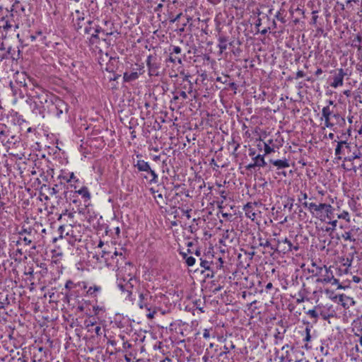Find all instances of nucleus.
<instances>
[{"mask_svg":"<svg viewBox=\"0 0 362 362\" xmlns=\"http://www.w3.org/2000/svg\"><path fill=\"white\" fill-rule=\"evenodd\" d=\"M32 91L33 97L37 100L36 102H34L33 112H35L36 114L38 113L44 117L47 107L52 103L56 95L39 86H37L36 89H33Z\"/></svg>","mask_w":362,"mask_h":362,"instance_id":"obj_1","label":"nucleus"},{"mask_svg":"<svg viewBox=\"0 0 362 362\" xmlns=\"http://www.w3.org/2000/svg\"><path fill=\"white\" fill-rule=\"evenodd\" d=\"M133 165L139 172H144L146 174L144 178L146 180L148 184H156L158 182V176L156 171L153 170L149 163L144 160L137 159L133 162Z\"/></svg>","mask_w":362,"mask_h":362,"instance_id":"obj_2","label":"nucleus"},{"mask_svg":"<svg viewBox=\"0 0 362 362\" xmlns=\"http://www.w3.org/2000/svg\"><path fill=\"white\" fill-rule=\"evenodd\" d=\"M69 105L63 100L56 96L52 103L47 107V112L49 115H54L57 118L64 114L67 115Z\"/></svg>","mask_w":362,"mask_h":362,"instance_id":"obj_3","label":"nucleus"},{"mask_svg":"<svg viewBox=\"0 0 362 362\" xmlns=\"http://www.w3.org/2000/svg\"><path fill=\"white\" fill-rule=\"evenodd\" d=\"M86 25L84 28V33L86 35H90V42L92 44L98 42L100 40L99 33H105V30L96 24H94L93 21L88 20L86 23Z\"/></svg>","mask_w":362,"mask_h":362,"instance_id":"obj_4","label":"nucleus"},{"mask_svg":"<svg viewBox=\"0 0 362 362\" xmlns=\"http://www.w3.org/2000/svg\"><path fill=\"white\" fill-rule=\"evenodd\" d=\"M334 142H337L334 152L336 158L338 160H344V158L348 157L351 153V148H353V146H351V143H348L346 140L338 141L334 140Z\"/></svg>","mask_w":362,"mask_h":362,"instance_id":"obj_5","label":"nucleus"},{"mask_svg":"<svg viewBox=\"0 0 362 362\" xmlns=\"http://www.w3.org/2000/svg\"><path fill=\"white\" fill-rule=\"evenodd\" d=\"M36 233L37 231L32 227L23 226L21 230L18 231V235L23 240L25 245H29L33 242Z\"/></svg>","mask_w":362,"mask_h":362,"instance_id":"obj_6","label":"nucleus"},{"mask_svg":"<svg viewBox=\"0 0 362 362\" xmlns=\"http://www.w3.org/2000/svg\"><path fill=\"white\" fill-rule=\"evenodd\" d=\"M274 243H275L274 252L286 254L293 250V244L286 238L284 239H274Z\"/></svg>","mask_w":362,"mask_h":362,"instance_id":"obj_7","label":"nucleus"},{"mask_svg":"<svg viewBox=\"0 0 362 362\" xmlns=\"http://www.w3.org/2000/svg\"><path fill=\"white\" fill-rule=\"evenodd\" d=\"M146 65L148 69V74L150 76H160V64L158 62L156 57L150 54L147 57Z\"/></svg>","mask_w":362,"mask_h":362,"instance_id":"obj_8","label":"nucleus"},{"mask_svg":"<svg viewBox=\"0 0 362 362\" xmlns=\"http://www.w3.org/2000/svg\"><path fill=\"white\" fill-rule=\"evenodd\" d=\"M333 114H335V112L329 106H325L322 110V119H325V126L336 132V128H334L333 122L331 121Z\"/></svg>","mask_w":362,"mask_h":362,"instance_id":"obj_9","label":"nucleus"},{"mask_svg":"<svg viewBox=\"0 0 362 362\" xmlns=\"http://www.w3.org/2000/svg\"><path fill=\"white\" fill-rule=\"evenodd\" d=\"M7 19L6 20L5 17L2 18L1 23L2 25H0L1 28L4 29V31H8L11 30L12 28H14V31L19 28V23L14 20V13H11L10 16H6Z\"/></svg>","mask_w":362,"mask_h":362,"instance_id":"obj_10","label":"nucleus"},{"mask_svg":"<svg viewBox=\"0 0 362 362\" xmlns=\"http://www.w3.org/2000/svg\"><path fill=\"white\" fill-rule=\"evenodd\" d=\"M319 273L322 274L323 279H317V282L322 283H330L332 279H334V275L330 268H327L325 265L322 267H317Z\"/></svg>","mask_w":362,"mask_h":362,"instance_id":"obj_11","label":"nucleus"},{"mask_svg":"<svg viewBox=\"0 0 362 362\" xmlns=\"http://www.w3.org/2000/svg\"><path fill=\"white\" fill-rule=\"evenodd\" d=\"M346 74L344 72L343 69H337L334 71L332 77V81L330 83V86L333 88H337L341 86L344 83V77Z\"/></svg>","mask_w":362,"mask_h":362,"instance_id":"obj_12","label":"nucleus"},{"mask_svg":"<svg viewBox=\"0 0 362 362\" xmlns=\"http://www.w3.org/2000/svg\"><path fill=\"white\" fill-rule=\"evenodd\" d=\"M30 80L27 78V76L25 73L22 72L21 74L17 73L15 76V83L16 86L19 88H23L24 90L26 91L28 89V81Z\"/></svg>","mask_w":362,"mask_h":362,"instance_id":"obj_13","label":"nucleus"},{"mask_svg":"<svg viewBox=\"0 0 362 362\" xmlns=\"http://www.w3.org/2000/svg\"><path fill=\"white\" fill-rule=\"evenodd\" d=\"M258 203L255 202H247L243 206V211L245 213V216L247 218H250L252 221H254L256 218V212L254 211V206H257Z\"/></svg>","mask_w":362,"mask_h":362,"instance_id":"obj_14","label":"nucleus"},{"mask_svg":"<svg viewBox=\"0 0 362 362\" xmlns=\"http://www.w3.org/2000/svg\"><path fill=\"white\" fill-rule=\"evenodd\" d=\"M341 167L346 171L356 172L357 169L362 167V161L351 160V161H344Z\"/></svg>","mask_w":362,"mask_h":362,"instance_id":"obj_15","label":"nucleus"},{"mask_svg":"<svg viewBox=\"0 0 362 362\" xmlns=\"http://www.w3.org/2000/svg\"><path fill=\"white\" fill-rule=\"evenodd\" d=\"M318 11H312V18L310 22V24L314 26L318 33H323L324 30L322 28V23L318 21Z\"/></svg>","mask_w":362,"mask_h":362,"instance_id":"obj_16","label":"nucleus"},{"mask_svg":"<svg viewBox=\"0 0 362 362\" xmlns=\"http://www.w3.org/2000/svg\"><path fill=\"white\" fill-rule=\"evenodd\" d=\"M43 188L47 189V190L49 191V194L50 195H55V194H58L63 189H65V185L62 181H59V182L58 184H55L52 187L49 186H47L46 185H43L41 187V189H43Z\"/></svg>","mask_w":362,"mask_h":362,"instance_id":"obj_17","label":"nucleus"},{"mask_svg":"<svg viewBox=\"0 0 362 362\" xmlns=\"http://www.w3.org/2000/svg\"><path fill=\"white\" fill-rule=\"evenodd\" d=\"M362 157V154L360 150L356 148V146H353V148L351 150V153L348 157L344 158V161H351V160H358L362 161L361 160Z\"/></svg>","mask_w":362,"mask_h":362,"instance_id":"obj_18","label":"nucleus"},{"mask_svg":"<svg viewBox=\"0 0 362 362\" xmlns=\"http://www.w3.org/2000/svg\"><path fill=\"white\" fill-rule=\"evenodd\" d=\"M63 194L66 202H72L74 204H77L79 202L76 192H74L73 190H69L68 186L66 189H64Z\"/></svg>","mask_w":362,"mask_h":362,"instance_id":"obj_19","label":"nucleus"},{"mask_svg":"<svg viewBox=\"0 0 362 362\" xmlns=\"http://www.w3.org/2000/svg\"><path fill=\"white\" fill-rule=\"evenodd\" d=\"M332 206L329 204L320 203L317 205L316 214L314 215L316 217H322L324 216L325 212H329L331 210Z\"/></svg>","mask_w":362,"mask_h":362,"instance_id":"obj_20","label":"nucleus"},{"mask_svg":"<svg viewBox=\"0 0 362 362\" xmlns=\"http://www.w3.org/2000/svg\"><path fill=\"white\" fill-rule=\"evenodd\" d=\"M75 13L77 15V18L76 23H74V28L76 31H79L83 28L82 22L85 20V13L80 10H76Z\"/></svg>","mask_w":362,"mask_h":362,"instance_id":"obj_21","label":"nucleus"},{"mask_svg":"<svg viewBox=\"0 0 362 362\" xmlns=\"http://www.w3.org/2000/svg\"><path fill=\"white\" fill-rule=\"evenodd\" d=\"M333 124H334V128H337V127H344L346 124V120H345V118L341 115L340 113L339 112H335V114H333Z\"/></svg>","mask_w":362,"mask_h":362,"instance_id":"obj_22","label":"nucleus"},{"mask_svg":"<svg viewBox=\"0 0 362 362\" xmlns=\"http://www.w3.org/2000/svg\"><path fill=\"white\" fill-rule=\"evenodd\" d=\"M123 281L125 282L124 284L128 293L127 297L130 298V296L132 294V289L134 286V283H136V279L134 277H130L128 280L123 279Z\"/></svg>","mask_w":362,"mask_h":362,"instance_id":"obj_23","label":"nucleus"},{"mask_svg":"<svg viewBox=\"0 0 362 362\" xmlns=\"http://www.w3.org/2000/svg\"><path fill=\"white\" fill-rule=\"evenodd\" d=\"M199 260L200 267L204 269L201 270V274H204L205 272H211L212 260L210 261L202 257H200Z\"/></svg>","mask_w":362,"mask_h":362,"instance_id":"obj_24","label":"nucleus"},{"mask_svg":"<svg viewBox=\"0 0 362 362\" xmlns=\"http://www.w3.org/2000/svg\"><path fill=\"white\" fill-rule=\"evenodd\" d=\"M270 163L276 166L278 169H284L289 167V163L288 160H273L271 159Z\"/></svg>","mask_w":362,"mask_h":362,"instance_id":"obj_25","label":"nucleus"},{"mask_svg":"<svg viewBox=\"0 0 362 362\" xmlns=\"http://www.w3.org/2000/svg\"><path fill=\"white\" fill-rule=\"evenodd\" d=\"M252 160L257 167H266L267 163L264 160V155L258 154L252 158Z\"/></svg>","mask_w":362,"mask_h":362,"instance_id":"obj_26","label":"nucleus"},{"mask_svg":"<svg viewBox=\"0 0 362 362\" xmlns=\"http://www.w3.org/2000/svg\"><path fill=\"white\" fill-rule=\"evenodd\" d=\"M218 47L219 48L220 52L222 53L225 51L228 47V37L224 35H219L218 38Z\"/></svg>","mask_w":362,"mask_h":362,"instance_id":"obj_27","label":"nucleus"},{"mask_svg":"<svg viewBox=\"0 0 362 362\" xmlns=\"http://www.w3.org/2000/svg\"><path fill=\"white\" fill-rule=\"evenodd\" d=\"M102 288L100 286L94 285L90 286L86 292L87 295L91 297H97L101 292Z\"/></svg>","mask_w":362,"mask_h":362,"instance_id":"obj_28","label":"nucleus"},{"mask_svg":"<svg viewBox=\"0 0 362 362\" xmlns=\"http://www.w3.org/2000/svg\"><path fill=\"white\" fill-rule=\"evenodd\" d=\"M139 78V74L137 71H133L131 73H124L123 79L124 82H132L136 80Z\"/></svg>","mask_w":362,"mask_h":362,"instance_id":"obj_29","label":"nucleus"},{"mask_svg":"<svg viewBox=\"0 0 362 362\" xmlns=\"http://www.w3.org/2000/svg\"><path fill=\"white\" fill-rule=\"evenodd\" d=\"M223 267V260L221 257H219L217 261H212L211 272H218V270L221 269Z\"/></svg>","mask_w":362,"mask_h":362,"instance_id":"obj_30","label":"nucleus"},{"mask_svg":"<svg viewBox=\"0 0 362 362\" xmlns=\"http://www.w3.org/2000/svg\"><path fill=\"white\" fill-rule=\"evenodd\" d=\"M259 245L260 247H263L264 248L268 247L271 250L274 252L275 243H274V240L272 242L268 240L263 241L262 239L261 238H259Z\"/></svg>","mask_w":362,"mask_h":362,"instance_id":"obj_31","label":"nucleus"},{"mask_svg":"<svg viewBox=\"0 0 362 362\" xmlns=\"http://www.w3.org/2000/svg\"><path fill=\"white\" fill-rule=\"evenodd\" d=\"M74 192H76L77 195H81L86 200H88L90 198V194L87 187H83L78 190H75Z\"/></svg>","mask_w":362,"mask_h":362,"instance_id":"obj_32","label":"nucleus"},{"mask_svg":"<svg viewBox=\"0 0 362 362\" xmlns=\"http://www.w3.org/2000/svg\"><path fill=\"white\" fill-rule=\"evenodd\" d=\"M10 86H11V88L13 91V93L14 95H16L17 94L19 95V96L21 98H24V95H28V93L25 92L24 93L21 89V88L16 86L12 81L10 82Z\"/></svg>","mask_w":362,"mask_h":362,"instance_id":"obj_33","label":"nucleus"},{"mask_svg":"<svg viewBox=\"0 0 362 362\" xmlns=\"http://www.w3.org/2000/svg\"><path fill=\"white\" fill-rule=\"evenodd\" d=\"M362 83H360L358 88L353 93L354 99L360 103H362Z\"/></svg>","mask_w":362,"mask_h":362,"instance_id":"obj_34","label":"nucleus"},{"mask_svg":"<svg viewBox=\"0 0 362 362\" xmlns=\"http://www.w3.org/2000/svg\"><path fill=\"white\" fill-rule=\"evenodd\" d=\"M351 136V127H349L348 129H346L345 131L342 130L341 132V135L337 136V139H344V140H348L349 138H350Z\"/></svg>","mask_w":362,"mask_h":362,"instance_id":"obj_35","label":"nucleus"},{"mask_svg":"<svg viewBox=\"0 0 362 362\" xmlns=\"http://www.w3.org/2000/svg\"><path fill=\"white\" fill-rule=\"evenodd\" d=\"M194 306L197 309L199 310L201 313H204V307L205 305V301L203 299H197L194 302Z\"/></svg>","mask_w":362,"mask_h":362,"instance_id":"obj_36","label":"nucleus"},{"mask_svg":"<svg viewBox=\"0 0 362 362\" xmlns=\"http://www.w3.org/2000/svg\"><path fill=\"white\" fill-rule=\"evenodd\" d=\"M8 136V131H6V126L0 124V140H4V137Z\"/></svg>","mask_w":362,"mask_h":362,"instance_id":"obj_37","label":"nucleus"},{"mask_svg":"<svg viewBox=\"0 0 362 362\" xmlns=\"http://www.w3.org/2000/svg\"><path fill=\"white\" fill-rule=\"evenodd\" d=\"M293 202H294V199L293 198L288 197L287 199L286 202L284 204V207L285 209H288L291 211L292 210V209H293Z\"/></svg>","mask_w":362,"mask_h":362,"instance_id":"obj_38","label":"nucleus"},{"mask_svg":"<svg viewBox=\"0 0 362 362\" xmlns=\"http://www.w3.org/2000/svg\"><path fill=\"white\" fill-rule=\"evenodd\" d=\"M95 324H96V321L94 320H91L90 319H86L84 321V325L86 326V328L88 329V332H90L91 330H90V327H93Z\"/></svg>","mask_w":362,"mask_h":362,"instance_id":"obj_39","label":"nucleus"},{"mask_svg":"<svg viewBox=\"0 0 362 362\" xmlns=\"http://www.w3.org/2000/svg\"><path fill=\"white\" fill-rule=\"evenodd\" d=\"M353 331L354 332V334L360 338L362 335V325L361 323L358 326L355 325L354 327L353 328Z\"/></svg>","mask_w":362,"mask_h":362,"instance_id":"obj_40","label":"nucleus"},{"mask_svg":"<svg viewBox=\"0 0 362 362\" xmlns=\"http://www.w3.org/2000/svg\"><path fill=\"white\" fill-rule=\"evenodd\" d=\"M188 78H189V76H185V77L184 78L183 81L187 82V85L189 86L188 93H190L192 92L193 84L191 83V81H189ZM183 88L184 89L187 88V84H185L183 86Z\"/></svg>","mask_w":362,"mask_h":362,"instance_id":"obj_41","label":"nucleus"},{"mask_svg":"<svg viewBox=\"0 0 362 362\" xmlns=\"http://www.w3.org/2000/svg\"><path fill=\"white\" fill-rule=\"evenodd\" d=\"M342 238L345 240H349L351 242L356 241V239L352 237L351 233L350 231H346L344 234H342Z\"/></svg>","mask_w":362,"mask_h":362,"instance_id":"obj_42","label":"nucleus"},{"mask_svg":"<svg viewBox=\"0 0 362 362\" xmlns=\"http://www.w3.org/2000/svg\"><path fill=\"white\" fill-rule=\"evenodd\" d=\"M264 156L274 152V148L269 146V144L264 143Z\"/></svg>","mask_w":362,"mask_h":362,"instance_id":"obj_43","label":"nucleus"},{"mask_svg":"<svg viewBox=\"0 0 362 362\" xmlns=\"http://www.w3.org/2000/svg\"><path fill=\"white\" fill-rule=\"evenodd\" d=\"M196 259L192 256H189L185 258V263L188 267H192L195 264Z\"/></svg>","mask_w":362,"mask_h":362,"instance_id":"obj_44","label":"nucleus"},{"mask_svg":"<svg viewBox=\"0 0 362 362\" xmlns=\"http://www.w3.org/2000/svg\"><path fill=\"white\" fill-rule=\"evenodd\" d=\"M338 218L344 219L347 222H350V216L348 211H344L342 213L338 215Z\"/></svg>","mask_w":362,"mask_h":362,"instance_id":"obj_45","label":"nucleus"},{"mask_svg":"<svg viewBox=\"0 0 362 362\" xmlns=\"http://www.w3.org/2000/svg\"><path fill=\"white\" fill-rule=\"evenodd\" d=\"M118 283L117 286L122 292H127V288L125 286V282L123 281V279H117Z\"/></svg>","mask_w":362,"mask_h":362,"instance_id":"obj_46","label":"nucleus"},{"mask_svg":"<svg viewBox=\"0 0 362 362\" xmlns=\"http://www.w3.org/2000/svg\"><path fill=\"white\" fill-rule=\"evenodd\" d=\"M317 205L315 203L310 202L309 204V211L314 216L316 214Z\"/></svg>","mask_w":362,"mask_h":362,"instance_id":"obj_47","label":"nucleus"},{"mask_svg":"<svg viewBox=\"0 0 362 362\" xmlns=\"http://www.w3.org/2000/svg\"><path fill=\"white\" fill-rule=\"evenodd\" d=\"M58 179H59L60 181H62L64 185H66V184L71 182L70 181L67 180H69V175H59ZM66 186V185H65V187Z\"/></svg>","mask_w":362,"mask_h":362,"instance_id":"obj_48","label":"nucleus"},{"mask_svg":"<svg viewBox=\"0 0 362 362\" xmlns=\"http://www.w3.org/2000/svg\"><path fill=\"white\" fill-rule=\"evenodd\" d=\"M93 310L95 315H99L100 311H104V308L103 307L98 305H94L93 308Z\"/></svg>","mask_w":362,"mask_h":362,"instance_id":"obj_49","label":"nucleus"},{"mask_svg":"<svg viewBox=\"0 0 362 362\" xmlns=\"http://www.w3.org/2000/svg\"><path fill=\"white\" fill-rule=\"evenodd\" d=\"M305 331L306 335H305V337L304 338V341H307V342L310 341V339H311L310 329L308 327H305Z\"/></svg>","mask_w":362,"mask_h":362,"instance_id":"obj_50","label":"nucleus"},{"mask_svg":"<svg viewBox=\"0 0 362 362\" xmlns=\"http://www.w3.org/2000/svg\"><path fill=\"white\" fill-rule=\"evenodd\" d=\"M352 262H353V255H351V257L350 258L347 257L346 259H344V266L350 267L351 266Z\"/></svg>","mask_w":362,"mask_h":362,"instance_id":"obj_51","label":"nucleus"},{"mask_svg":"<svg viewBox=\"0 0 362 362\" xmlns=\"http://www.w3.org/2000/svg\"><path fill=\"white\" fill-rule=\"evenodd\" d=\"M307 314L308 315H310L311 317L313 318H317L318 317V314L316 312L315 310L313 309V310H309L308 312H307Z\"/></svg>","mask_w":362,"mask_h":362,"instance_id":"obj_52","label":"nucleus"},{"mask_svg":"<svg viewBox=\"0 0 362 362\" xmlns=\"http://www.w3.org/2000/svg\"><path fill=\"white\" fill-rule=\"evenodd\" d=\"M136 65H137L138 67L136 68V71L138 72L139 76L143 74L144 73V71H144V64H141V65L136 64Z\"/></svg>","mask_w":362,"mask_h":362,"instance_id":"obj_53","label":"nucleus"},{"mask_svg":"<svg viewBox=\"0 0 362 362\" xmlns=\"http://www.w3.org/2000/svg\"><path fill=\"white\" fill-rule=\"evenodd\" d=\"M228 78H229V76L226 75L224 76V79H223V78L221 76H218L216 80V81L221 82L222 83H226L228 82V80H227Z\"/></svg>","mask_w":362,"mask_h":362,"instance_id":"obj_54","label":"nucleus"},{"mask_svg":"<svg viewBox=\"0 0 362 362\" xmlns=\"http://www.w3.org/2000/svg\"><path fill=\"white\" fill-rule=\"evenodd\" d=\"M362 42V37L361 35H357L356 37L353 40L352 44L360 45Z\"/></svg>","mask_w":362,"mask_h":362,"instance_id":"obj_55","label":"nucleus"},{"mask_svg":"<svg viewBox=\"0 0 362 362\" xmlns=\"http://www.w3.org/2000/svg\"><path fill=\"white\" fill-rule=\"evenodd\" d=\"M11 47L8 49V51L2 54H0V62L3 61L5 59L8 58V55L9 54Z\"/></svg>","mask_w":362,"mask_h":362,"instance_id":"obj_56","label":"nucleus"},{"mask_svg":"<svg viewBox=\"0 0 362 362\" xmlns=\"http://www.w3.org/2000/svg\"><path fill=\"white\" fill-rule=\"evenodd\" d=\"M169 61L171 62H173V63H175L177 61L178 62V64H182V59H181V58H179V57L173 58L172 56H170Z\"/></svg>","mask_w":362,"mask_h":362,"instance_id":"obj_57","label":"nucleus"},{"mask_svg":"<svg viewBox=\"0 0 362 362\" xmlns=\"http://www.w3.org/2000/svg\"><path fill=\"white\" fill-rule=\"evenodd\" d=\"M172 52L175 54H180L181 52V48L178 46H173Z\"/></svg>","mask_w":362,"mask_h":362,"instance_id":"obj_58","label":"nucleus"},{"mask_svg":"<svg viewBox=\"0 0 362 362\" xmlns=\"http://www.w3.org/2000/svg\"><path fill=\"white\" fill-rule=\"evenodd\" d=\"M68 175H69V180H67L68 181H70V182H72V181L77 182L78 181V179L76 178L74 173H70Z\"/></svg>","mask_w":362,"mask_h":362,"instance_id":"obj_59","label":"nucleus"},{"mask_svg":"<svg viewBox=\"0 0 362 362\" xmlns=\"http://www.w3.org/2000/svg\"><path fill=\"white\" fill-rule=\"evenodd\" d=\"M74 285V282L71 280H68L65 284V288L66 289H71Z\"/></svg>","mask_w":362,"mask_h":362,"instance_id":"obj_60","label":"nucleus"},{"mask_svg":"<svg viewBox=\"0 0 362 362\" xmlns=\"http://www.w3.org/2000/svg\"><path fill=\"white\" fill-rule=\"evenodd\" d=\"M331 283L332 285H337L338 288H343V287L339 284V280L335 279L334 277V279L332 280Z\"/></svg>","mask_w":362,"mask_h":362,"instance_id":"obj_61","label":"nucleus"},{"mask_svg":"<svg viewBox=\"0 0 362 362\" xmlns=\"http://www.w3.org/2000/svg\"><path fill=\"white\" fill-rule=\"evenodd\" d=\"M216 272H207V273L205 274V278L207 279H212L214 277Z\"/></svg>","mask_w":362,"mask_h":362,"instance_id":"obj_62","label":"nucleus"},{"mask_svg":"<svg viewBox=\"0 0 362 362\" xmlns=\"http://www.w3.org/2000/svg\"><path fill=\"white\" fill-rule=\"evenodd\" d=\"M300 194H301V197H299V198H298V201H299L300 202H303V200L305 201V200L308 199V195H307V194H306V193H303V192H300Z\"/></svg>","mask_w":362,"mask_h":362,"instance_id":"obj_63","label":"nucleus"},{"mask_svg":"<svg viewBox=\"0 0 362 362\" xmlns=\"http://www.w3.org/2000/svg\"><path fill=\"white\" fill-rule=\"evenodd\" d=\"M94 331L97 336H100L102 334L101 327L100 326H96Z\"/></svg>","mask_w":362,"mask_h":362,"instance_id":"obj_64","label":"nucleus"}]
</instances>
